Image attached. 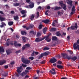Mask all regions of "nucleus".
<instances>
[{"label": "nucleus", "mask_w": 79, "mask_h": 79, "mask_svg": "<svg viewBox=\"0 0 79 79\" xmlns=\"http://www.w3.org/2000/svg\"><path fill=\"white\" fill-rule=\"evenodd\" d=\"M57 61V60L56 59V58H55L54 57L52 58L50 60V62L51 63H56Z\"/></svg>", "instance_id": "0eeeda50"}, {"label": "nucleus", "mask_w": 79, "mask_h": 79, "mask_svg": "<svg viewBox=\"0 0 79 79\" xmlns=\"http://www.w3.org/2000/svg\"><path fill=\"white\" fill-rule=\"evenodd\" d=\"M21 34L22 35H26L27 33L25 31H21Z\"/></svg>", "instance_id": "393cba45"}, {"label": "nucleus", "mask_w": 79, "mask_h": 79, "mask_svg": "<svg viewBox=\"0 0 79 79\" xmlns=\"http://www.w3.org/2000/svg\"><path fill=\"white\" fill-rule=\"evenodd\" d=\"M10 13L11 14H15V11L14 10H12L11 11Z\"/></svg>", "instance_id": "0e129e2a"}, {"label": "nucleus", "mask_w": 79, "mask_h": 79, "mask_svg": "<svg viewBox=\"0 0 79 79\" xmlns=\"http://www.w3.org/2000/svg\"><path fill=\"white\" fill-rule=\"evenodd\" d=\"M22 61L23 63H25V64H29L30 63L31 61L28 60H26L24 58H22Z\"/></svg>", "instance_id": "39448f33"}, {"label": "nucleus", "mask_w": 79, "mask_h": 79, "mask_svg": "<svg viewBox=\"0 0 79 79\" xmlns=\"http://www.w3.org/2000/svg\"><path fill=\"white\" fill-rule=\"evenodd\" d=\"M6 60H1L0 61V66L2 65H3V64H4L5 63H6Z\"/></svg>", "instance_id": "9b49d317"}, {"label": "nucleus", "mask_w": 79, "mask_h": 79, "mask_svg": "<svg viewBox=\"0 0 79 79\" xmlns=\"http://www.w3.org/2000/svg\"><path fill=\"white\" fill-rule=\"evenodd\" d=\"M29 76L27 75L25 76V78L26 79V78H29Z\"/></svg>", "instance_id": "13d9d810"}, {"label": "nucleus", "mask_w": 79, "mask_h": 79, "mask_svg": "<svg viewBox=\"0 0 79 79\" xmlns=\"http://www.w3.org/2000/svg\"><path fill=\"white\" fill-rule=\"evenodd\" d=\"M5 6H6V8L7 9H9L10 8V6H9L7 5H6Z\"/></svg>", "instance_id": "6e6d98bb"}, {"label": "nucleus", "mask_w": 79, "mask_h": 79, "mask_svg": "<svg viewBox=\"0 0 79 79\" xmlns=\"http://www.w3.org/2000/svg\"><path fill=\"white\" fill-rule=\"evenodd\" d=\"M47 8L48 9L50 10V6H47Z\"/></svg>", "instance_id": "69168bd1"}, {"label": "nucleus", "mask_w": 79, "mask_h": 79, "mask_svg": "<svg viewBox=\"0 0 79 79\" xmlns=\"http://www.w3.org/2000/svg\"><path fill=\"white\" fill-rule=\"evenodd\" d=\"M10 44L11 45H13V43H11V42H10V41H8L6 44V45L7 46H9V45H10Z\"/></svg>", "instance_id": "a878e982"}, {"label": "nucleus", "mask_w": 79, "mask_h": 79, "mask_svg": "<svg viewBox=\"0 0 79 79\" xmlns=\"http://www.w3.org/2000/svg\"><path fill=\"white\" fill-rule=\"evenodd\" d=\"M2 76H3V77H6L8 76V73L7 72H4L2 74Z\"/></svg>", "instance_id": "ddd939ff"}, {"label": "nucleus", "mask_w": 79, "mask_h": 79, "mask_svg": "<svg viewBox=\"0 0 79 79\" xmlns=\"http://www.w3.org/2000/svg\"><path fill=\"white\" fill-rule=\"evenodd\" d=\"M57 67L58 68H59V69H63V68H64L63 66L59 65H57Z\"/></svg>", "instance_id": "aec40b11"}, {"label": "nucleus", "mask_w": 79, "mask_h": 79, "mask_svg": "<svg viewBox=\"0 0 79 79\" xmlns=\"http://www.w3.org/2000/svg\"><path fill=\"white\" fill-rule=\"evenodd\" d=\"M52 71L51 70H50L49 71V73H51L52 74H53V75L56 74V72L55 71V69L54 68H52ZM53 71H54V72Z\"/></svg>", "instance_id": "1a4fd4ad"}, {"label": "nucleus", "mask_w": 79, "mask_h": 79, "mask_svg": "<svg viewBox=\"0 0 79 79\" xmlns=\"http://www.w3.org/2000/svg\"><path fill=\"white\" fill-rule=\"evenodd\" d=\"M19 3H14L13 4V6H19Z\"/></svg>", "instance_id": "cd10ccee"}, {"label": "nucleus", "mask_w": 79, "mask_h": 79, "mask_svg": "<svg viewBox=\"0 0 79 79\" xmlns=\"http://www.w3.org/2000/svg\"><path fill=\"white\" fill-rule=\"evenodd\" d=\"M26 48V46H25V45H24L22 47V50H24V49H25Z\"/></svg>", "instance_id": "864d4df0"}, {"label": "nucleus", "mask_w": 79, "mask_h": 79, "mask_svg": "<svg viewBox=\"0 0 79 79\" xmlns=\"http://www.w3.org/2000/svg\"><path fill=\"white\" fill-rule=\"evenodd\" d=\"M30 27V29H32V28H33L34 27V25L31 24L30 26H29Z\"/></svg>", "instance_id": "c03bdc74"}, {"label": "nucleus", "mask_w": 79, "mask_h": 79, "mask_svg": "<svg viewBox=\"0 0 79 79\" xmlns=\"http://www.w3.org/2000/svg\"><path fill=\"white\" fill-rule=\"evenodd\" d=\"M61 56L64 58V59H67L68 60H71L73 61H76L77 59V56H74L73 57H71V56H68V54L66 53H62L61 54Z\"/></svg>", "instance_id": "f257e3e1"}, {"label": "nucleus", "mask_w": 79, "mask_h": 79, "mask_svg": "<svg viewBox=\"0 0 79 79\" xmlns=\"http://www.w3.org/2000/svg\"><path fill=\"white\" fill-rule=\"evenodd\" d=\"M21 44H17V47H21Z\"/></svg>", "instance_id": "bf43d9fd"}, {"label": "nucleus", "mask_w": 79, "mask_h": 79, "mask_svg": "<svg viewBox=\"0 0 79 79\" xmlns=\"http://www.w3.org/2000/svg\"><path fill=\"white\" fill-rule=\"evenodd\" d=\"M21 52V51L20 50L17 51L16 52H15V53H16V54L18 53H20Z\"/></svg>", "instance_id": "8fccbe9b"}, {"label": "nucleus", "mask_w": 79, "mask_h": 79, "mask_svg": "<svg viewBox=\"0 0 79 79\" xmlns=\"http://www.w3.org/2000/svg\"><path fill=\"white\" fill-rule=\"evenodd\" d=\"M36 73H37V74H38V76H39V74H40V73H42V72H40V71L39 70H37L36 71Z\"/></svg>", "instance_id": "c9c22d12"}, {"label": "nucleus", "mask_w": 79, "mask_h": 79, "mask_svg": "<svg viewBox=\"0 0 79 79\" xmlns=\"http://www.w3.org/2000/svg\"><path fill=\"white\" fill-rule=\"evenodd\" d=\"M75 6H73V7H72V11L75 12Z\"/></svg>", "instance_id": "72a5a7b5"}, {"label": "nucleus", "mask_w": 79, "mask_h": 79, "mask_svg": "<svg viewBox=\"0 0 79 79\" xmlns=\"http://www.w3.org/2000/svg\"><path fill=\"white\" fill-rule=\"evenodd\" d=\"M0 20H1V21H5V19L4 18H2L1 17H0Z\"/></svg>", "instance_id": "a19ab883"}, {"label": "nucleus", "mask_w": 79, "mask_h": 79, "mask_svg": "<svg viewBox=\"0 0 79 79\" xmlns=\"http://www.w3.org/2000/svg\"><path fill=\"white\" fill-rule=\"evenodd\" d=\"M50 52H43L41 54V55L40 56H39V57L38 58V59H40V58H42L43 56H47V55H48L49 54H50Z\"/></svg>", "instance_id": "f03ea898"}, {"label": "nucleus", "mask_w": 79, "mask_h": 79, "mask_svg": "<svg viewBox=\"0 0 79 79\" xmlns=\"http://www.w3.org/2000/svg\"><path fill=\"white\" fill-rule=\"evenodd\" d=\"M15 63V61H13L10 62V64H11V65H12V64H14Z\"/></svg>", "instance_id": "09e8293b"}, {"label": "nucleus", "mask_w": 79, "mask_h": 79, "mask_svg": "<svg viewBox=\"0 0 79 79\" xmlns=\"http://www.w3.org/2000/svg\"><path fill=\"white\" fill-rule=\"evenodd\" d=\"M62 63V62H61V61L59 60L58 61V64H61Z\"/></svg>", "instance_id": "4d7b16f0"}, {"label": "nucleus", "mask_w": 79, "mask_h": 79, "mask_svg": "<svg viewBox=\"0 0 79 79\" xmlns=\"http://www.w3.org/2000/svg\"><path fill=\"white\" fill-rule=\"evenodd\" d=\"M17 71L18 73H15V76L17 77H19V73H21V69H22V66H21L19 67H17Z\"/></svg>", "instance_id": "7ed1b4c3"}, {"label": "nucleus", "mask_w": 79, "mask_h": 79, "mask_svg": "<svg viewBox=\"0 0 79 79\" xmlns=\"http://www.w3.org/2000/svg\"><path fill=\"white\" fill-rule=\"evenodd\" d=\"M61 8L60 7V6H56L55 7V8L54 9V11H57V10H60V9H61Z\"/></svg>", "instance_id": "a211bd4d"}, {"label": "nucleus", "mask_w": 79, "mask_h": 79, "mask_svg": "<svg viewBox=\"0 0 79 79\" xmlns=\"http://www.w3.org/2000/svg\"><path fill=\"white\" fill-rule=\"evenodd\" d=\"M21 66H23V67L24 68H26V67H27V65L24 64H22Z\"/></svg>", "instance_id": "de8ad7c7"}, {"label": "nucleus", "mask_w": 79, "mask_h": 79, "mask_svg": "<svg viewBox=\"0 0 79 79\" xmlns=\"http://www.w3.org/2000/svg\"><path fill=\"white\" fill-rule=\"evenodd\" d=\"M5 52V50L3 47L2 46L0 47V53H4Z\"/></svg>", "instance_id": "f8f14e48"}, {"label": "nucleus", "mask_w": 79, "mask_h": 79, "mask_svg": "<svg viewBox=\"0 0 79 79\" xmlns=\"http://www.w3.org/2000/svg\"><path fill=\"white\" fill-rule=\"evenodd\" d=\"M23 41L24 42H26V37L23 36L22 37Z\"/></svg>", "instance_id": "f704fd0d"}, {"label": "nucleus", "mask_w": 79, "mask_h": 79, "mask_svg": "<svg viewBox=\"0 0 79 79\" xmlns=\"http://www.w3.org/2000/svg\"><path fill=\"white\" fill-rule=\"evenodd\" d=\"M26 69L27 70H31V69L32 68L29 67H27L26 68Z\"/></svg>", "instance_id": "49530a36"}, {"label": "nucleus", "mask_w": 79, "mask_h": 79, "mask_svg": "<svg viewBox=\"0 0 79 79\" xmlns=\"http://www.w3.org/2000/svg\"><path fill=\"white\" fill-rule=\"evenodd\" d=\"M52 26H55V27H58V26H59V25L57 24H55V22H53L52 23Z\"/></svg>", "instance_id": "4be33fe9"}, {"label": "nucleus", "mask_w": 79, "mask_h": 79, "mask_svg": "<svg viewBox=\"0 0 79 79\" xmlns=\"http://www.w3.org/2000/svg\"><path fill=\"white\" fill-rule=\"evenodd\" d=\"M49 48L46 47L44 48L43 50H49Z\"/></svg>", "instance_id": "79ce46f5"}, {"label": "nucleus", "mask_w": 79, "mask_h": 79, "mask_svg": "<svg viewBox=\"0 0 79 79\" xmlns=\"http://www.w3.org/2000/svg\"><path fill=\"white\" fill-rule=\"evenodd\" d=\"M56 30V28L52 27L51 29L49 30L50 32H55Z\"/></svg>", "instance_id": "f3484780"}, {"label": "nucleus", "mask_w": 79, "mask_h": 79, "mask_svg": "<svg viewBox=\"0 0 79 79\" xmlns=\"http://www.w3.org/2000/svg\"><path fill=\"white\" fill-rule=\"evenodd\" d=\"M36 15L37 17H39V12H37Z\"/></svg>", "instance_id": "052dcab7"}, {"label": "nucleus", "mask_w": 79, "mask_h": 79, "mask_svg": "<svg viewBox=\"0 0 79 79\" xmlns=\"http://www.w3.org/2000/svg\"><path fill=\"white\" fill-rule=\"evenodd\" d=\"M34 57H29V59L31 60H34Z\"/></svg>", "instance_id": "603ef678"}, {"label": "nucleus", "mask_w": 79, "mask_h": 79, "mask_svg": "<svg viewBox=\"0 0 79 79\" xmlns=\"http://www.w3.org/2000/svg\"><path fill=\"white\" fill-rule=\"evenodd\" d=\"M42 22H43V23H45V24H47L48 23L50 22V20H49L48 19H46L45 20L42 21Z\"/></svg>", "instance_id": "4468645a"}, {"label": "nucleus", "mask_w": 79, "mask_h": 79, "mask_svg": "<svg viewBox=\"0 0 79 79\" xmlns=\"http://www.w3.org/2000/svg\"><path fill=\"white\" fill-rule=\"evenodd\" d=\"M21 13L22 15H24V14L26 13V11H25L24 10H23L21 11Z\"/></svg>", "instance_id": "7c9ffc66"}, {"label": "nucleus", "mask_w": 79, "mask_h": 79, "mask_svg": "<svg viewBox=\"0 0 79 79\" xmlns=\"http://www.w3.org/2000/svg\"><path fill=\"white\" fill-rule=\"evenodd\" d=\"M57 39H58V38L56 36H52V40H57Z\"/></svg>", "instance_id": "5701e85b"}, {"label": "nucleus", "mask_w": 79, "mask_h": 79, "mask_svg": "<svg viewBox=\"0 0 79 79\" xmlns=\"http://www.w3.org/2000/svg\"><path fill=\"white\" fill-rule=\"evenodd\" d=\"M1 24L2 25H0V27H1V28L3 27V26H6V24H5V23L3 22L1 23Z\"/></svg>", "instance_id": "6ab92c4d"}, {"label": "nucleus", "mask_w": 79, "mask_h": 79, "mask_svg": "<svg viewBox=\"0 0 79 79\" xmlns=\"http://www.w3.org/2000/svg\"><path fill=\"white\" fill-rule=\"evenodd\" d=\"M14 23L13 21H10L8 22V24L9 26H12L13 24V23Z\"/></svg>", "instance_id": "b1692460"}, {"label": "nucleus", "mask_w": 79, "mask_h": 79, "mask_svg": "<svg viewBox=\"0 0 79 79\" xmlns=\"http://www.w3.org/2000/svg\"><path fill=\"white\" fill-rule=\"evenodd\" d=\"M63 6H64V7H63V8L64 10H66V5L64 4L63 5Z\"/></svg>", "instance_id": "e433bc0d"}, {"label": "nucleus", "mask_w": 79, "mask_h": 79, "mask_svg": "<svg viewBox=\"0 0 79 79\" xmlns=\"http://www.w3.org/2000/svg\"><path fill=\"white\" fill-rule=\"evenodd\" d=\"M36 36L37 37H40V36H41V34H40L39 32H38Z\"/></svg>", "instance_id": "ea45409f"}, {"label": "nucleus", "mask_w": 79, "mask_h": 79, "mask_svg": "<svg viewBox=\"0 0 79 79\" xmlns=\"http://www.w3.org/2000/svg\"><path fill=\"white\" fill-rule=\"evenodd\" d=\"M45 39V37H44L43 38H41V39H39V38H37L36 39L35 41L36 42H40V41H42V40H44Z\"/></svg>", "instance_id": "6e6552de"}, {"label": "nucleus", "mask_w": 79, "mask_h": 79, "mask_svg": "<svg viewBox=\"0 0 79 79\" xmlns=\"http://www.w3.org/2000/svg\"><path fill=\"white\" fill-rule=\"evenodd\" d=\"M43 27V25L42 24L40 25L39 26V29H41L42 27Z\"/></svg>", "instance_id": "37998d69"}, {"label": "nucleus", "mask_w": 79, "mask_h": 79, "mask_svg": "<svg viewBox=\"0 0 79 79\" xmlns=\"http://www.w3.org/2000/svg\"><path fill=\"white\" fill-rule=\"evenodd\" d=\"M77 27H78V26H77V23H75V26H71L70 27V29H71V30H74L75 29V28L77 30Z\"/></svg>", "instance_id": "423d86ee"}, {"label": "nucleus", "mask_w": 79, "mask_h": 79, "mask_svg": "<svg viewBox=\"0 0 79 79\" xmlns=\"http://www.w3.org/2000/svg\"><path fill=\"white\" fill-rule=\"evenodd\" d=\"M34 6V4L33 3L31 4L28 6H26V8H32Z\"/></svg>", "instance_id": "9d476101"}, {"label": "nucleus", "mask_w": 79, "mask_h": 79, "mask_svg": "<svg viewBox=\"0 0 79 79\" xmlns=\"http://www.w3.org/2000/svg\"><path fill=\"white\" fill-rule=\"evenodd\" d=\"M59 3H60V6L61 7H63V5H64V4L63 3V2L62 1L59 2Z\"/></svg>", "instance_id": "2f4dec72"}, {"label": "nucleus", "mask_w": 79, "mask_h": 79, "mask_svg": "<svg viewBox=\"0 0 79 79\" xmlns=\"http://www.w3.org/2000/svg\"><path fill=\"white\" fill-rule=\"evenodd\" d=\"M14 45L15 47H17L18 45V42L16 41H15L14 43Z\"/></svg>", "instance_id": "4c0bfd02"}, {"label": "nucleus", "mask_w": 79, "mask_h": 79, "mask_svg": "<svg viewBox=\"0 0 79 79\" xmlns=\"http://www.w3.org/2000/svg\"><path fill=\"white\" fill-rule=\"evenodd\" d=\"M25 46V47L26 48H29V47H30V44H26Z\"/></svg>", "instance_id": "473e14b6"}, {"label": "nucleus", "mask_w": 79, "mask_h": 79, "mask_svg": "<svg viewBox=\"0 0 79 79\" xmlns=\"http://www.w3.org/2000/svg\"><path fill=\"white\" fill-rule=\"evenodd\" d=\"M79 39L77 40V43H74L73 45V47L74 50H76L78 49L79 50Z\"/></svg>", "instance_id": "20e7f679"}, {"label": "nucleus", "mask_w": 79, "mask_h": 79, "mask_svg": "<svg viewBox=\"0 0 79 79\" xmlns=\"http://www.w3.org/2000/svg\"><path fill=\"white\" fill-rule=\"evenodd\" d=\"M35 53L36 55H37L39 54V52H35Z\"/></svg>", "instance_id": "e2e57ef3"}, {"label": "nucleus", "mask_w": 79, "mask_h": 79, "mask_svg": "<svg viewBox=\"0 0 79 79\" xmlns=\"http://www.w3.org/2000/svg\"><path fill=\"white\" fill-rule=\"evenodd\" d=\"M57 36H60V35H61V33L60 32V31H57L56 33Z\"/></svg>", "instance_id": "c85d7f7f"}, {"label": "nucleus", "mask_w": 79, "mask_h": 79, "mask_svg": "<svg viewBox=\"0 0 79 79\" xmlns=\"http://www.w3.org/2000/svg\"><path fill=\"white\" fill-rule=\"evenodd\" d=\"M7 55H10L11 53H12L11 51H6Z\"/></svg>", "instance_id": "bb28decb"}, {"label": "nucleus", "mask_w": 79, "mask_h": 79, "mask_svg": "<svg viewBox=\"0 0 79 79\" xmlns=\"http://www.w3.org/2000/svg\"><path fill=\"white\" fill-rule=\"evenodd\" d=\"M14 19H15V20H17L19 19V17H18V16L16 15V16H15L14 17Z\"/></svg>", "instance_id": "c756f323"}, {"label": "nucleus", "mask_w": 79, "mask_h": 79, "mask_svg": "<svg viewBox=\"0 0 79 79\" xmlns=\"http://www.w3.org/2000/svg\"><path fill=\"white\" fill-rule=\"evenodd\" d=\"M47 27H45L44 29H43V33L44 34H45L46 32H47Z\"/></svg>", "instance_id": "412c9836"}, {"label": "nucleus", "mask_w": 79, "mask_h": 79, "mask_svg": "<svg viewBox=\"0 0 79 79\" xmlns=\"http://www.w3.org/2000/svg\"><path fill=\"white\" fill-rule=\"evenodd\" d=\"M48 12V10H47V11H46L45 12V15H46L47 16H48V14L47 13Z\"/></svg>", "instance_id": "3c124183"}, {"label": "nucleus", "mask_w": 79, "mask_h": 79, "mask_svg": "<svg viewBox=\"0 0 79 79\" xmlns=\"http://www.w3.org/2000/svg\"><path fill=\"white\" fill-rule=\"evenodd\" d=\"M4 68H5V69H7V68H8V65H4Z\"/></svg>", "instance_id": "5fc2aeb1"}, {"label": "nucleus", "mask_w": 79, "mask_h": 79, "mask_svg": "<svg viewBox=\"0 0 79 79\" xmlns=\"http://www.w3.org/2000/svg\"><path fill=\"white\" fill-rule=\"evenodd\" d=\"M30 1H31V0H26V2H27V3H29L30 2Z\"/></svg>", "instance_id": "338daca9"}, {"label": "nucleus", "mask_w": 79, "mask_h": 79, "mask_svg": "<svg viewBox=\"0 0 79 79\" xmlns=\"http://www.w3.org/2000/svg\"><path fill=\"white\" fill-rule=\"evenodd\" d=\"M49 37H50V35H48L46 36L45 39L46 40H48V39H49Z\"/></svg>", "instance_id": "a18cd8bd"}, {"label": "nucleus", "mask_w": 79, "mask_h": 79, "mask_svg": "<svg viewBox=\"0 0 79 79\" xmlns=\"http://www.w3.org/2000/svg\"><path fill=\"white\" fill-rule=\"evenodd\" d=\"M75 33L76 34H79V30H78L75 31Z\"/></svg>", "instance_id": "680f3d73"}, {"label": "nucleus", "mask_w": 79, "mask_h": 79, "mask_svg": "<svg viewBox=\"0 0 79 79\" xmlns=\"http://www.w3.org/2000/svg\"><path fill=\"white\" fill-rule=\"evenodd\" d=\"M68 2H67V3L68 4H69L71 6H72V4H73V1L70 0H68Z\"/></svg>", "instance_id": "dca6fc26"}, {"label": "nucleus", "mask_w": 79, "mask_h": 79, "mask_svg": "<svg viewBox=\"0 0 79 79\" xmlns=\"http://www.w3.org/2000/svg\"><path fill=\"white\" fill-rule=\"evenodd\" d=\"M31 56H35V52L33 51L32 53L31 54Z\"/></svg>", "instance_id": "58836bf2"}, {"label": "nucleus", "mask_w": 79, "mask_h": 79, "mask_svg": "<svg viewBox=\"0 0 79 79\" xmlns=\"http://www.w3.org/2000/svg\"><path fill=\"white\" fill-rule=\"evenodd\" d=\"M61 79H68L66 77H63L61 78Z\"/></svg>", "instance_id": "774afa93"}, {"label": "nucleus", "mask_w": 79, "mask_h": 79, "mask_svg": "<svg viewBox=\"0 0 79 79\" xmlns=\"http://www.w3.org/2000/svg\"><path fill=\"white\" fill-rule=\"evenodd\" d=\"M34 18H35V15L32 14V15L30 16V19H31V21H33L34 19Z\"/></svg>", "instance_id": "2eb2a0df"}]
</instances>
